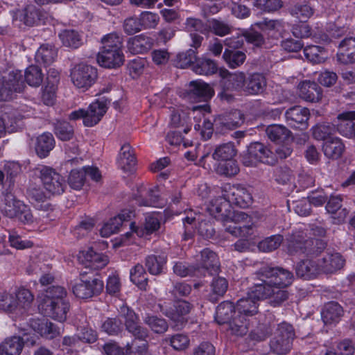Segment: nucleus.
I'll list each match as a JSON object with an SVG mask.
<instances>
[{
	"mask_svg": "<svg viewBox=\"0 0 355 355\" xmlns=\"http://www.w3.org/2000/svg\"><path fill=\"white\" fill-rule=\"evenodd\" d=\"M293 340L288 338L273 337L270 341V349L277 354H286L291 349Z\"/></svg>",
	"mask_w": 355,
	"mask_h": 355,
	"instance_id": "nucleus-55",
	"label": "nucleus"
},
{
	"mask_svg": "<svg viewBox=\"0 0 355 355\" xmlns=\"http://www.w3.org/2000/svg\"><path fill=\"white\" fill-rule=\"evenodd\" d=\"M241 315H238L236 306L230 301H224L216 307L215 320L220 324H228L233 334L244 336L246 334V321Z\"/></svg>",
	"mask_w": 355,
	"mask_h": 355,
	"instance_id": "nucleus-7",
	"label": "nucleus"
},
{
	"mask_svg": "<svg viewBox=\"0 0 355 355\" xmlns=\"http://www.w3.org/2000/svg\"><path fill=\"white\" fill-rule=\"evenodd\" d=\"M107 110L105 101L97 99L85 110V126L93 127L103 118Z\"/></svg>",
	"mask_w": 355,
	"mask_h": 355,
	"instance_id": "nucleus-25",
	"label": "nucleus"
},
{
	"mask_svg": "<svg viewBox=\"0 0 355 355\" xmlns=\"http://www.w3.org/2000/svg\"><path fill=\"white\" fill-rule=\"evenodd\" d=\"M167 257L163 254H150L146 257L145 266L148 272L153 275H159L164 272Z\"/></svg>",
	"mask_w": 355,
	"mask_h": 355,
	"instance_id": "nucleus-40",
	"label": "nucleus"
},
{
	"mask_svg": "<svg viewBox=\"0 0 355 355\" xmlns=\"http://www.w3.org/2000/svg\"><path fill=\"white\" fill-rule=\"evenodd\" d=\"M259 275L261 284L277 288H286L293 281V272L282 267L262 268Z\"/></svg>",
	"mask_w": 355,
	"mask_h": 355,
	"instance_id": "nucleus-11",
	"label": "nucleus"
},
{
	"mask_svg": "<svg viewBox=\"0 0 355 355\" xmlns=\"http://www.w3.org/2000/svg\"><path fill=\"white\" fill-rule=\"evenodd\" d=\"M215 170L218 175L227 178L234 177L240 171L239 164L234 158L219 162Z\"/></svg>",
	"mask_w": 355,
	"mask_h": 355,
	"instance_id": "nucleus-51",
	"label": "nucleus"
},
{
	"mask_svg": "<svg viewBox=\"0 0 355 355\" xmlns=\"http://www.w3.org/2000/svg\"><path fill=\"white\" fill-rule=\"evenodd\" d=\"M58 55L55 48L49 44H42L35 53V60L37 64L46 67L53 63Z\"/></svg>",
	"mask_w": 355,
	"mask_h": 355,
	"instance_id": "nucleus-37",
	"label": "nucleus"
},
{
	"mask_svg": "<svg viewBox=\"0 0 355 355\" xmlns=\"http://www.w3.org/2000/svg\"><path fill=\"white\" fill-rule=\"evenodd\" d=\"M290 14L300 19H308L314 13V9L311 6L309 1L297 2L291 5L288 8Z\"/></svg>",
	"mask_w": 355,
	"mask_h": 355,
	"instance_id": "nucleus-46",
	"label": "nucleus"
},
{
	"mask_svg": "<svg viewBox=\"0 0 355 355\" xmlns=\"http://www.w3.org/2000/svg\"><path fill=\"white\" fill-rule=\"evenodd\" d=\"M98 76L96 68L80 63L71 71V78L73 85L78 88L87 89L94 84Z\"/></svg>",
	"mask_w": 355,
	"mask_h": 355,
	"instance_id": "nucleus-16",
	"label": "nucleus"
},
{
	"mask_svg": "<svg viewBox=\"0 0 355 355\" xmlns=\"http://www.w3.org/2000/svg\"><path fill=\"white\" fill-rule=\"evenodd\" d=\"M223 58L227 65L232 69L241 65L246 59V55L244 52L236 50L225 49Z\"/></svg>",
	"mask_w": 355,
	"mask_h": 355,
	"instance_id": "nucleus-50",
	"label": "nucleus"
},
{
	"mask_svg": "<svg viewBox=\"0 0 355 355\" xmlns=\"http://www.w3.org/2000/svg\"><path fill=\"white\" fill-rule=\"evenodd\" d=\"M345 148V144L342 141V139L336 137H334L325 141L322 145V151L324 155L331 159L340 158Z\"/></svg>",
	"mask_w": 355,
	"mask_h": 355,
	"instance_id": "nucleus-36",
	"label": "nucleus"
},
{
	"mask_svg": "<svg viewBox=\"0 0 355 355\" xmlns=\"http://www.w3.org/2000/svg\"><path fill=\"white\" fill-rule=\"evenodd\" d=\"M228 281L220 276L214 277L211 283V293L208 296V300L211 302H216L218 297H223L228 288Z\"/></svg>",
	"mask_w": 355,
	"mask_h": 355,
	"instance_id": "nucleus-44",
	"label": "nucleus"
},
{
	"mask_svg": "<svg viewBox=\"0 0 355 355\" xmlns=\"http://www.w3.org/2000/svg\"><path fill=\"white\" fill-rule=\"evenodd\" d=\"M218 75L220 78L219 85L221 89L218 96L221 100L228 103L233 101L234 92L243 91L245 73L243 72L230 73L225 68H219Z\"/></svg>",
	"mask_w": 355,
	"mask_h": 355,
	"instance_id": "nucleus-8",
	"label": "nucleus"
},
{
	"mask_svg": "<svg viewBox=\"0 0 355 355\" xmlns=\"http://www.w3.org/2000/svg\"><path fill=\"white\" fill-rule=\"evenodd\" d=\"M251 293L257 299H270V304L279 306L288 298V293L284 288H277L264 284H255L252 286Z\"/></svg>",
	"mask_w": 355,
	"mask_h": 355,
	"instance_id": "nucleus-15",
	"label": "nucleus"
},
{
	"mask_svg": "<svg viewBox=\"0 0 355 355\" xmlns=\"http://www.w3.org/2000/svg\"><path fill=\"white\" fill-rule=\"evenodd\" d=\"M190 98L198 101H208L214 95V89L205 82L197 80L191 81L187 89Z\"/></svg>",
	"mask_w": 355,
	"mask_h": 355,
	"instance_id": "nucleus-24",
	"label": "nucleus"
},
{
	"mask_svg": "<svg viewBox=\"0 0 355 355\" xmlns=\"http://www.w3.org/2000/svg\"><path fill=\"white\" fill-rule=\"evenodd\" d=\"M337 60L344 64L355 62V37H346L341 41L338 46Z\"/></svg>",
	"mask_w": 355,
	"mask_h": 355,
	"instance_id": "nucleus-30",
	"label": "nucleus"
},
{
	"mask_svg": "<svg viewBox=\"0 0 355 355\" xmlns=\"http://www.w3.org/2000/svg\"><path fill=\"white\" fill-rule=\"evenodd\" d=\"M268 137L277 144L284 142L288 139L291 131L282 125L272 124L266 128Z\"/></svg>",
	"mask_w": 355,
	"mask_h": 355,
	"instance_id": "nucleus-45",
	"label": "nucleus"
},
{
	"mask_svg": "<svg viewBox=\"0 0 355 355\" xmlns=\"http://www.w3.org/2000/svg\"><path fill=\"white\" fill-rule=\"evenodd\" d=\"M342 202L343 198L340 195L331 196L327 200L325 209L331 214L334 224L343 223L349 214L348 209L343 207Z\"/></svg>",
	"mask_w": 355,
	"mask_h": 355,
	"instance_id": "nucleus-22",
	"label": "nucleus"
},
{
	"mask_svg": "<svg viewBox=\"0 0 355 355\" xmlns=\"http://www.w3.org/2000/svg\"><path fill=\"white\" fill-rule=\"evenodd\" d=\"M305 58L313 64L323 62L325 60V49L318 45H309L304 49Z\"/></svg>",
	"mask_w": 355,
	"mask_h": 355,
	"instance_id": "nucleus-53",
	"label": "nucleus"
},
{
	"mask_svg": "<svg viewBox=\"0 0 355 355\" xmlns=\"http://www.w3.org/2000/svg\"><path fill=\"white\" fill-rule=\"evenodd\" d=\"M12 191L5 190L3 192L5 202L3 207L4 214L10 218H16L24 224L32 223L33 216L30 207L23 201L17 200Z\"/></svg>",
	"mask_w": 355,
	"mask_h": 355,
	"instance_id": "nucleus-10",
	"label": "nucleus"
},
{
	"mask_svg": "<svg viewBox=\"0 0 355 355\" xmlns=\"http://www.w3.org/2000/svg\"><path fill=\"white\" fill-rule=\"evenodd\" d=\"M104 281L98 272H83L71 283V291L76 298L88 301L100 295L104 289Z\"/></svg>",
	"mask_w": 355,
	"mask_h": 355,
	"instance_id": "nucleus-5",
	"label": "nucleus"
},
{
	"mask_svg": "<svg viewBox=\"0 0 355 355\" xmlns=\"http://www.w3.org/2000/svg\"><path fill=\"white\" fill-rule=\"evenodd\" d=\"M160 311L177 324L187 322V315L192 309V304L186 300H175L173 302H164L159 304Z\"/></svg>",
	"mask_w": 355,
	"mask_h": 355,
	"instance_id": "nucleus-14",
	"label": "nucleus"
},
{
	"mask_svg": "<svg viewBox=\"0 0 355 355\" xmlns=\"http://www.w3.org/2000/svg\"><path fill=\"white\" fill-rule=\"evenodd\" d=\"M28 327L34 333L24 329L22 336H12L3 340L0 343V355H20L25 344L28 346L36 344L38 336L35 334L46 339H53L60 334L56 324L44 318H31Z\"/></svg>",
	"mask_w": 355,
	"mask_h": 355,
	"instance_id": "nucleus-2",
	"label": "nucleus"
},
{
	"mask_svg": "<svg viewBox=\"0 0 355 355\" xmlns=\"http://www.w3.org/2000/svg\"><path fill=\"white\" fill-rule=\"evenodd\" d=\"M119 318L121 319L123 328L135 339L145 340L148 336V329L143 327L139 316L133 309L128 305H122L119 309Z\"/></svg>",
	"mask_w": 355,
	"mask_h": 355,
	"instance_id": "nucleus-13",
	"label": "nucleus"
},
{
	"mask_svg": "<svg viewBox=\"0 0 355 355\" xmlns=\"http://www.w3.org/2000/svg\"><path fill=\"white\" fill-rule=\"evenodd\" d=\"M44 78L40 67L30 65L24 72L17 69L9 71L3 76H0V101H9L21 94L26 88V83L31 87H39Z\"/></svg>",
	"mask_w": 355,
	"mask_h": 355,
	"instance_id": "nucleus-3",
	"label": "nucleus"
},
{
	"mask_svg": "<svg viewBox=\"0 0 355 355\" xmlns=\"http://www.w3.org/2000/svg\"><path fill=\"white\" fill-rule=\"evenodd\" d=\"M144 322L156 334H163L168 329L166 321L162 318L153 315H146Z\"/></svg>",
	"mask_w": 355,
	"mask_h": 355,
	"instance_id": "nucleus-60",
	"label": "nucleus"
},
{
	"mask_svg": "<svg viewBox=\"0 0 355 355\" xmlns=\"http://www.w3.org/2000/svg\"><path fill=\"white\" fill-rule=\"evenodd\" d=\"M243 121V114L239 110L219 114L215 118V132L216 134L225 135L229 130L239 128Z\"/></svg>",
	"mask_w": 355,
	"mask_h": 355,
	"instance_id": "nucleus-17",
	"label": "nucleus"
},
{
	"mask_svg": "<svg viewBox=\"0 0 355 355\" xmlns=\"http://www.w3.org/2000/svg\"><path fill=\"white\" fill-rule=\"evenodd\" d=\"M85 181V172H84L83 168L72 169L70 171L68 177V184L71 189L77 191L80 190Z\"/></svg>",
	"mask_w": 355,
	"mask_h": 355,
	"instance_id": "nucleus-59",
	"label": "nucleus"
},
{
	"mask_svg": "<svg viewBox=\"0 0 355 355\" xmlns=\"http://www.w3.org/2000/svg\"><path fill=\"white\" fill-rule=\"evenodd\" d=\"M320 272H322L318 260L303 259L295 266L296 275L304 279H314Z\"/></svg>",
	"mask_w": 355,
	"mask_h": 355,
	"instance_id": "nucleus-28",
	"label": "nucleus"
},
{
	"mask_svg": "<svg viewBox=\"0 0 355 355\" xmlns=\"http://www.w3.org/2000/svg\"><path fill=\"white\" fill-rule=\"evenodd\" d=\"M343 309L341 305L334 301L327 302L321 312L323 322L326 324L338 323L343 315Z\"/></svg>",
	"mask_w": 355,
	"mask_h": 355,
	"instance_id": "nucleus-31",
	"label": "nucleus"
},
{
	"mask_svg": "<svg viewBox=\"0 0 355 355\" xmlns=\"http://www.w3.org/2000/svg\"><path fill=\"white\" fill-rule=\"evenodd\" d=\"M241 162L247 167L256 166L258 163L274 165L276 158L271 150L261 142H252L241 155Z\"/></svg>",
	"mask_w": 355,
	"mask_h": 355,
	"instance_id": "nucleus-9",
	"label": "nucleus"
},
{
	"mask_svg": "<svg viewBox=\"0 0 355 355\" xmlns=\"http://www.w3.org/2000/svg\"><path fill=\"white\" fill-rule=\"evenodd\" d=\"M70 307L67 290L58 285L49 286L38 304L41 314L60 322L67 320Z\"/></svg>",
	"mask_w": 355,
	"mask_h": 355,
	"instance_id": "nucleus-4",
	"label": "nucleus"
},
{
	"mask_svg": "<svg viewBox=\"0 0 355 355\" xmlns=\"http://www.w3.org/2000/svg\"><path fill=\"white\" fill-rule=\"evenodd\" d=\"M223 193L220 196L211 200L207 207L209 214L217 220L223 223L230 222L231 224H225V230L234 236L247 238L254 233V225H241L233 222V213L232 205L240 208H247L252 202V196L248 190L243 185L226 184L223 187Z\"/></svg>",
	"mask_w": 355,
	"mask_h": 355,
	"instance_id": "nucleus-1",
	"label": "nucleus"
},
{
	"mask_svg": "<svg viewBox=\"0 0 355 355\" xmlns=\"http://www.w3.org/2000/svg\"><path fill=\"white\" fill-rule=\"evenodd\" d=\"M192 70L196 74L208 76L218 72L219 69L214 60L206 58H197Z\"/></svg>",
	"mask_w": 355,
	"mask_h": 355,
	"instance_id": "nucleus-42",
	"label": "nucleus"
},
{
	"mask_svg": "<svg viewBox=\"0 0 355 355\" xmlns=\"http://www.w3.org/2000/svg\"><path fill=\"white\" fill-rule=\"evenodd\" d=\"M101 329L110 336H118L123 330V324L118 314L115 318H107L103 322Z\"/></svg>",
	"mask_w": 355,
	"mask_h": 355,
	"instance_id": "nucleus-54",
	"label": "nucleus"
},
{
	"mask_svg": "<svg viewBox=\"0 0 355 355\" xmlns=\"http://www.w3.org/2000/svg\"><path fill=\"white\" fill-rule=\"evenodd\" d=\"M173 270L176 275L181 277H200L198 267L195 264H189L186 262H175Z\"/></svg>",
	"mask_w": 355,
	"mask_h": 355,
	"instance_id": "nucleus-52",
	"label": "nucleus"
},
{
	"mask_svg": "<svg viewBox=\"0 0 355 355\" xmlns=\"http://www.w3.org/2000/svg\"><path fill=\"white\" fill-rule=\"evenodd\" d=\"M298 90L300 97L307 102H318L322 97V89L315 81L301 82L298 85Z\"/></svg>",
	"mask_w": 355,
	"mask_h": 355,
	"instance_id": "nucleus-26",
	"label": "nucleus"
},
{
	"mask_svg": "<svg viewBox=\"0 0 355 355\" xmlns=\"http://www.w3.org/2000/svg\"><path fill=\"white\" fill-rule=\"evenodd\" d=\"M118 162L123 171H132L137 164L134 150L129 144H124L120 149Z\"/></svg>",
	"mask_w": 355,
	"mask_h": 355,
	"instance_id": "nucleus-35",
	"label": "nucleus"
},
{
	"mask_svg": "<svg viewBox=\"0 0 355 355\" xmlns=\"http://www.w3.org/2000/svg\"><path fill=\"white\" fill-rule=\"evenodd\" d=\"M55 145V141L51 132L42 133L37 137L35 147L37 155L41 159L46 158L54 148Z\"/></svg>",
	"mask_w": 355,
	"mask_h": 355,
	"instance_id": "nucleus-33",
	"label": "nucleus"
},
{
	"mask_svg": "<svg viewBox=\"0 0 355 355\" xmlns=\"http://www.w3.org/2000/svg\"><path fill=\"white\" fill-rule=\"evenodd\" d=\"M272 331V327L270 323H259L257 326L251 330L249 337L254 341H262L268 338Z\"/></svg>",
	"mask_w": 355,
	"mask_h": 355,
	"instance_id": "nucleus-56",
	"label": "nucleus"
},
{
	"mask_svg": "<svg viewBox=\"0 0 355 355\" xmlns=\"http://www.w3.org/2000/svg\"><path fill=\"white\" fill-rule=\"evenodd\" d=\"M84 257L85 267L95 270L104 268L109 262L107 256L96 252L92 248L85 252Z\"/></svg>",
	"mask_w": 355,
	"mask_h": 355,
	"instance_id": "nucleus-39",
	"label": "nucleus"
},
{
	"mask_svg": "<svg viewBox=\"0 0 355 355\" xmlns=\"http://www.w3.org/2000/svg\"><path fill=\"white\" fill-rule=\"evenodd\" d=\"M130 281L141 290H146L148 278L146 270L141 264L137 263L130 269Z\"/></svg>",
	"mask_w": 355,
	"mask_h": 355,
	"instance_id": "nucleus-49",
	"label": "nucleus"
},
{
	"mask_svg": "<svg viewBox=\"0 0 355 355\" xmlns=\"http://www.w3.org/2000/svg\"><path fill=\"white\" fill-rule=\"evenodd\" d=\"M153 44V40L144 34H140L128 40L127 46L133 54L145 53L150 50Z\"/></svg>",
	"mask_w": 355,
	"mask_h": 355,
	"instance_id": "nucleus-34",
	"label": "nucleus"
},
{
	"mask_svg": "<svg viewBox=\"0 0 355 355\" xmlns=\"http://www.w3.org/2000/svg\"><path fill=\"white\" fill-rule=\"evenodd\" d=\"M94 226V219L89 216H85L73 229V235L77 238L83 237L89 232L92 231Z\"/></svg>",
	"mask_w": 355,
	"mask_h": 355,
	"instance_id": "nucleus-64",
	"label": "nucleus"
},
{
	"mask_svg": "<svg viewBox=\"0 0 355 355\" xmlns=\"http://www.w3.org/2000/svg\"><path fill=\"white\" fill-rule=\"evenodd\" d=\"M231 27L224 21L216 19L208 20L207 34L212 32L214 35L223 37L229 34Z\"/></svg>",
	"mask_w": 355,
	"mask_h": 355,
	"instance_id": "nucleus-63",
	"label": "nucleus"
},
{
	"mask_svg": "<svg viewBox=\"0 0 355 355\" xmlns=\"http://www.w3.org/2000/svg\"><path fill=\"white\" fill-rule=\"evenodd\" d=\"M53 132L57 138L61 141H69L74 135L73 125L64 120H58L54 123Z\"/></svg>",
	"mask_w": 355,
	"mask_h": 355,
	"instance_id": "nucleus-47",
	"label": "nucleus"
},
{
	"mask_svg": "<svg viewBox=\"0 0 355 355\" xmlns=\"http://www.w3.org/2000/svg\"><path fill=\"white\" fill-rule=\"evenodd\" d=\"M158 187H153L147 191V198L139 201V206L159 207L163 205Z\"/></svg>",
	"mask_w": 355,
	"mask_h": 355,
	"instance_id": "nucleus-61",
	"label": "nucleus"
},
{
	"mask_svg": "<svg viewBox=\"0 0 355 355\" xmlns=\"http://www.w3.org/2000/svg\"><path fill=\"white\" fill-rule=\"evenodd\" d=\"M198 51L193 49L179 52L173 60V64L180 69H187L195 64L198 58Z\"/></svg>",
	"mask_w": 355,
	"mask_h": 355,
	"instance_id": "nucleus-43",
	"label": "nucleus"
},
{
	"mask_svg": "<svg viewBox=\"0 0 355 355\" xmlns=\"http://www.w3.org/2000/svg\"><path fill=\"white\" fill-rule=\"evenodd\" d=\"M237 153V150L234 142L229 141L216 146L212 153V158L221 162L233 159Z\"/></svg>",
	"mask_w": 355,
	"mask_h": 355,
	"instance_id": "nucleus-38",
	"label": "nucleus"
},
{
	"mask_svg": "<svg viewBox=\"0 0 355 355\" xmlns=\"http://www.w3.org/2000/svg\"><path fill=\"white\" fill-rule=\"evenodd\" d=\"M267 86L266 76L261 73H250L245 76L243 92L247 95L255 96L264 92Z\"/></svg>",
	"mask_w": 355,
	"mask_h": 355,
	"instance_id": "nucleus-23",
	"label": "nucleus"
},
{
	"mask_svg": "<svg viewBox=\"0 0 355 355\" xmlns=\"http://www.w3.org/2000/svg\"><path fill=\"white\" fill-rule=\"evenodd\" d=\"M322 272L333 273L343 268L345 260L336 252L327 253L322 258L318 259Z\"/></svg>",
	"mask_w": 355,
	"mask_h": 355,
	"instance_id": "nucleus-27",
	"label": "nucleus"
},
{
	"mask_svg": "<svg viewBox=\"0 0 355 355\" xmlns=\"http://www.w3.org/2000/svg\"><path fill=\"white\" fill-rule=\"evenodd\" d=\"M309 110L300 105L293 106L285 112L287 124L294 129L306 130L309 126Z\"/></svg>",
	"mask_w": 355,
	"mask_h": 355,
	"instance_id": "nucleus-19",
	"label": "nucleus"
},
{
	"mask_svg": "<svg viewBox=\"0 0 355 355\" xmlns=\"http://www.w3.org/2000/svg\"><path fill=\"white\" fill-rule=\"evenodd\" d=\"M3 171L6 173L5 184L8 186L5 190H12L15 179L21 173V165L16 162H8L4 164Z\"/></svg>",
	"mask_w": 355,
	"mask_h": 355,
	"instance_id": "nucleus-48",
	"label": "nucleus"
},
{
	"mask_svg": "<svg viewBox=\"0 0 355 355\" xmlns=\"http://www.w3.org/2000/svg\"><path fill=\"white\" fill-rule=\"evenodd\" d=\"M39 178L45 191L52 196L62 194L67 187L64 178L55 169L47 166L38 167Z\"/></svg>",
	"mask_w": 355,
	"mask_h": 355,
	"instance_id": "nucleus-12",
	"label": "nucleus"
},
{
	"mask_svg": "<svg viewBox=\"0 0 355 355\" xmlns=\"http://www.w3.org/2000/svg\"><path fill=\"white\" fill-rule=\"evenodd\" d=\"M103 47L97 55L98 63L103 67L114 69L121 66L125 60L120 38L108 34L102 39Z\"/></svg>",
	"mask_w": 355,
	"mask_h": 355,
	"instance_id": "nucleus-6",
	"label": "nucleus"
},
{
	"mask_svg": "<svg viewBox=\"0 0 355 355\" xmlns=\"http://www.w3.org/2000/svg\"><path fill=\"white\" fill-rule=\"evenodd\" d=\"M195 265L199 269L200 277H205L207 274L217 273L220 268L217 254L209 248H205L201 251L200 259Z\"/></svg>",
	"mask_w": 355,
	"mask_h": 355,
	"instance_id": "nucleus-21",
	"label": "nucleus"
},
{
	"mask_svg": "<svg viewBox=\"0 0 355 355\" xmlns=\"http://www.w3.org/2000/svg\"><path fill=\"white\" fill-rule=\"evenodd\" d=\"M17 17L24 25L30 27L37 26L44 19L41 9L33 4L26 5L19 10Z\"/></svg>",
	"mask_w": 355,
	"mask_h": 355,
	"instance_id": "nucleus-29",
	"label": "nucleus"
},
{
	"mask_svg": "<svg viewBox=\"0 0 355 355\" xmlns=\"http://www.w3.org/2000/svg\"><path fill=\"white\" fill-rule=\"evenodd\" d=\"M59 37L65 46L74 49L81 44V39L78 32L73 30H64L59 34Z\"/></svg>",
	"mask_w": 355,
	"mask_h": 355,
	"instance_id": "nucleus-58",
	"label": "nucleus"
},
{
	"mask_svg": "<svg viewBox=\"0 0 355 355\" xmlns=\"http://www.w3.org/2000/svg\"><path fill=\"white\" fill-rule=\"evenodd\" d=\"M257 28L255 23L251 26L250 29L243 31L244 40L248 44L260 47L263 44L265 40L263 35L257 31Z\"/></svg>",
	"mask_w": 355,
	"mask_h": 355,
	"instance_id": "nucleus-62",
	"label": "nucleus"
},
{
	"mask_svg": "<svg viewBox=\"0 0 355 355\" xmlns=\"http://www.w3.org/2000/svg\"><path fill=\"white\" fill-rule=\"evenodd\" d=\"M135 216V212L130 209H123L116 216L110 218L104 223L101 229V234L103 237H109L118 233L121 227L126 222L130 221Z\"/></svg>",
	"mask_w": 355,
	"mask_h": 355,
	"instance_id": "nucleus-18",
	"label": "nucleus"
},
{
	"mask_svg": "<svg viewBox=\"0 0 355 355\" xmlns=\"http://www.w3.org/2000/svg\"><path fill=\"white\" fill-rule=\"evenodd\" d=\"M338 119L342 121L337 124V131L342 135L347 137L355 138V111H347L338 116Z\"/></svg>",
	"mask_w": 355,
	"mask_h": 355,
	"instance_id": "nucleus-32",
	"label": "nucleus"
},
{
	"mask_svg": "<svg viewBox=\"0 0 355 355\" xmlns=\"http://www.w3.org/2000/svg\"><path fill=\"white\" fill-rule=\"evenodd\" d=\"M313 137L318 141H324V142L331 138L337 130V125L331 123H319L315 124L311 128Z\"/></svg>",
	"mask_w": 355,
	"mask_h": 355,
	"instance_id": "nucleus-41",
	"label": "nucleus"
},
{
	"mask_svg": "<svg viewBox=\"0 0 355 355\" xmlns=\"http://www.w3.org/2000/svg\"><path fill=\"white\" fill-rule=\"evenodd\" d=\"M251 291L252 287L249 288L247 297L239 300L236 304L238 315H241L242 317L241 318L243 317L246 321V333L250 327V320L248 318L257 313L259 302L262 300V299L255 298L251 293Z\"/></svg>",
	"mask_w": 355,
	"mask_h": 355,
	"instance_id": "nucleus-20",
	"label": "nucleus"
},
{
	"mask_svg": "<svg viewBox=\"0 0 355 355\" xmlns=\"http://www.w3.org/2000/svg\"><path fill=\"white\" fill-rule=\"evenodd\" d=\"M283 241V236L275 234L266 237L258 243V248L263 252H269L277 249Z\"/></svg>",
	"mask_w": 355,
	"mask_h": 355,
	"instance_id": "nucleus-57",
	"label": "nucleus"
}]
</instances>
